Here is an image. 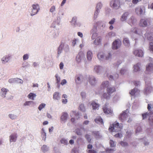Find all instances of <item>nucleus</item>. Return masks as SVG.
Returning a JSON list of instances; mask_svg holds the SVG:
<instances>
[{"mask_svg": "<svg viewBox=\"0 0 153 153\" xmlns=\"http://www.w3.org/2000/svg\"><path fill=\"white\" fill-rule=\"evenodd\" d=\"M31 103H33V102L32 101H26L24 104V105L25 106L26 105H29Z\"/></svg>", "mask_w": 153, "mask_h": 153, "instance_id": "48", "label": "nucleus"}, {"mask_svg": "<svg viewBox=\"0 0 153 153\" xmlns=\"http://www.w3.org/2000/svg\"><path fill=\"white\" fill-rule=\"evenodd\" d=\"M83 56L84 55L82 53H79L77 55L76 57V60L77 62L79 63L80 62Z\"/></svg>", "mask_w": 153, "mask_h": 153, "instance_id": "14", "label": "nucleus"}, {"mask_svg": "<svg viewBox=\"0 0 153 153\" xmlns=\"http://www.w3.org/2000/svg\"><path fill=\"white\" fill-rule=\"evenodd\" d=\"M111 55L110 53H108V54L105 56V59L108 60L111 58Z\"/></svg>", "mask_w": 153, "mask_h": 153, "instance_id": "54", "label": "nucleus"}, {"mask_svg": "<svg viewBox=\"0 0 153 153\" xmlns=\"http://www.w3.org/2000/svg\"><path fill=\"white\" fill-rule=\"evenodd\" d=\"M95 121L97 123H101L102 124L103 123L102 119L100 117L96 118L95 120Z\"/></svg>", "mask_w": 153, "mask_h": 153, "instance_id": "32", "label": "nucleus"}, {"mask_svg": "<svg viewBox=\"0 0 153 153\" xmlns=\"http://www.w3.org/2000/svg\"><path fill=\"white\" fill-rule=\"evenodd\" d=\"M9 60V58L7 57H4L2 58V60L3 62H7V61Z\"/></svg>", "mask_w": 153, "mask_h": 153, "instance_id": "58", "label": "nucleus"}, {"mask_svg": "<svg viewBox=\"0 0 153 153\" xmlns=\"http://www.w3.org/2000/svg\"><path fill=\"white\" fill-rule=\"evenodd\" d=\"M140 65V64L139 63H138L136 65H135L134 67V68L133 71L134 72H137L139 71L140 70V68L139 67Z\"/></svg>", "mask_w": 153, "mask_h": 153, "instance_id": "27", "label": "nucleus"}, {"mask_svg": "<svg viewBox=\"0 0 153 153\" xmlns=\"http://www.w3.org/2000/svg\"><path fill=\"white\" fill-rule=\"evenodd\" d=\"M76 17H73L71 22V24L75 25L76 22Z\"/></svg>", "mask_w": 153, "mask_h": 153, "instance_id": "41", "label": "nucleus"}, {"mask_svg": "<svg viewBox=\"0 0 153 153\" xmlns=\"http://www.w3.org/2000/svg\"><path fill=\"white\" fill-rule=\"evenodd\" d=\"M145 9L144 7H139L136 8L135 9V12L138 15H144L145 13Z\"/></svg>", "mask_w": 153, "mask_h": 153, "instance_id": "5", "label": "nucleus"}, {"mask_svg": "<svg viewBox=\"0 0 153 153\" xmlns=\"http://www.w3.org/2000/svg\"><path fill=\"white\" fill-rule=\"evenodd\" d=\"M45 104L44 103H42L39 106L38 109L39 111L41 110L44 108L45 107Z\"/></svg>", "mask_w": 153, "mask_h": 153, "instance_id": "42", "label": "nucleus"}, {"mask_svg": "<svg viewBox=\"0 0 153 153\" xmlns=\"http://www.w3.org/2000/svg\"><path fill=\"white\" fill-rule=\"evenodd\" d=\"M64 46V44L62 43H61V44L59 46L58 48V55H59L60 54L62 51V49L63 48V47Z\"/></svg>", "mask_w": 153, "mask_h": 153, "instance_id": "31", "label": "nucleus"}, {"mask_svg": "<svg viewBox=\"0 0 153 153\" xmlns=\"http://www.w3.org/2000/svg\"><path fill=\"white\" fill-rule=\"evenodd\" d=\"M33 9L32 11L31 15H34L36 14L39 9V6L38 4L32 5Z\"/></svg>", "mask_w": 153, "mask_h": 153, "instance_id": "7", "label": "nucleus"}, {"mask_svg": "<svg viewBox=\"0 0 153 153\" xmlns=\"http://www.w3.org/2000/svg\"><path fill=\"white\" fill-rule=\"evenodd\" d=\"M123 42L124 44L126 45V46H128V45L129 43V42L127 38H125L123 41Z\"/></svg>", "mask_w": 153, "mask_h": 153, "instance_id": "36", "label": "nucleus"}, {"mask_svg": "<svg viewBox=\"0 0 153 153\" xmlns=\"http://www.w3.org/2000/svg\"><path fill=\"white\" fill-rule=\"evenodd\" d=\"M55 6H52L50 9V11L51 12H53L55 10Z\"/></svg>", "mask_w": 153, "mask_h": 153, "instance_id": "62", "label": "nucleus"}, {"mask_svg": "<svg viewBox=\"0 0 153 153\" xmlns=\"http://www.w3.org/2000/svg\"><path fill=\"white\" fill-rule=\"evenodd\" d=\"M76 39H74L72 40V45L73 46H74L76 43Z\"/></svg>", "mask_w": 153, "mask_h": 153, "instance_id": "63", "label": "nucleus"}, {"mask_svg": "<svg viewBox=\"0 0 153 153\" xmlns=\"http://www.w3.org/2000/svg\"><path fill=\"white\" fill-rule=\"evenodd\" d=\"M128 116L126 113V111H123L119 116V119L122 122H123L126 119L128 118Z\"/></svg>", "mask_w": 153, "mask_h": 153, "instance_id": "6", "label": "nucleus"}, {"mask_svg": "<svg viewBox=\"0 0 153 153\" xmlns=\"http://www.w3.org/2000/svg\"><path fill=\"white\" fill-rule=\"evenodd\" d=\"M136 22V19H134V17H131L128 20V22L129 24L131 23L133 24L135 22Z\"/></svg>", "mask_w": 153, "mask_h": 153, "instance_id": "35", "label": "nucleus"}, {"mask_svg": "<svg viewBox=\"0 0 153 153\" xmlns=\"http://www.w3.org/2000/svg\"><path fill=\"white\" fill-rule=\"evenodd\" d=\"M92 135L96 138H99L100 137V134L98 131H94L92 133Z\"/></svg>", "mask_w": 153, "mask_h": 153, "instance_id": "26", "label": "nucleus"}, {"mask_svg": "<svg viewBox=\"0 0 153 153\" xmlns=\"http://www.w3.org/2000/svg\"><path fill=\"white\" fill-rule=\"evenodd\" d=\"M121 42L119 39L115 40L112 43V47L113 49H117L119 48L121 45Z\"/></svg>", "mask_w": 153, "mask_h": 153, "instance_id": "4", "label": "nucleus"}, {"mask_svg": "<svg viewBox=\"0 0 153 153\" xmlns=\"http://www.w3.org/2000/svg\"><path fill=\"white\" fill-rule=\"evenodd\" d=\"M36 96L35 94L30 93L28 95L27 97L29 99L34 100V98L36 97Z\"/></svg>", "mask_w": 153, "mask_h": 153, "instance_id": "33", "label": "nucleus"}, {"mask_svg": "<svg viewBox=\"0 0 153 153\" xmlns=\"http://www.w3.org/2000/svg\"><path fill=\"white\" fill-rule=\"evenodd\" d=\"M146 71H150L153 70V64L149 63L146 66Z\"/></svg>", "mask_w": 153, "mask_h": 153, "instance_id": "20", "label": "nucleus"}, {"mask_svg": "<svg viewBox=\"0 0 153 153\" xmlns=\"http://www.w3.org/2000/svg\"><path fill=\"white\" fill-rule=\"evenodd\" d=\"M111 97V94L108 93H104L102 94V97L104 99H109Z\"/></svg>", "mask_w": 153, "mask_h": 153, "instance_id": "29", "label": "nucleus"}, {"mask_svg": "<svg viewBox=\"0 0 153 153\" xmlns=\"http://www.w3.org/2000/svg\"><path fill=\"white\" fill-rule=\"evenodd\" d=\"M149 50L150 51L153 52V43H150L149 45Z\"/></svg>", "mask_w": 153, "mask_h": 153, "instance_id": "50", "label": "nucleus"}, {"mask_svg": "<svg viewBox=\"0 0 153 153\" xmlns=\"http://www.w3.org/2000/svg\"><path fill=\"white\" fill-rule=\"evenodd\" d=\"M122 136V134L121 133H117L114 135V137H116L120 138Z\"/></svg>", "mask_w": 153, "mask_h": 153, "instance_id": "56", "label": "nucleus"}, {"mask_svg": "<svg viewBox=\"0 0 153 153\" xmlns=\"http://www.w3.org/2000/svg\"><path fill=\"white\" fill-rule=\"evenodd\" d=\"M53 98L54 100H59L60 98L59 93L56 92L54 93L53 96Z\"/></svg>", "mask_w": 153, "mask_h": 153, "instance_id": "24", "label": "nucleus"}, {"mask_svg": "<svg viewBox=\"0 0 153 153\" xmlns=\"http://www.w3.org/2000/svg\"><path fill=\"white\" fill-rule=\"evenodd\" d=\"M79 109L82 111H85V108L83 104H81L79 106Z\"/></svg>", "mask_w": 153, "mask_h": 153, "instance_id": "37", "label": "nucleus"}, {"mask_svg": "<svg viewBox=\"0 0 153 153\" xmlns=\"http://www.w3.org/2000/svg\"><path fill=\"white\" fill-rule=\"evenodd\" d=\"M116 91V88L115 86H109L106 89L107 93L110 94L115 92Z\"/></svg>", "mask_w": 153, "mask_h": 153, "instance_id": "11", "label": "nucleus"}, {"mask_svg": "<svg viewBox=\"0 0 153 153\" xmlns=\"http://www.w3.org/2000/svg\"><path fill=\"white\" fill-rule=\"evenodd\" d=\"M131 31L134 33L135 34L140 35H142L143 33L141 30L137 28H133L131 29Z\"/></svg>", "mask_w": 153, "mask_h": 153, "instance_id": "10", "label": "nucleus"}, {"mask_svg": "<svg viewBox=\"0 0 153 153\" xmlns=\"http://www.w3.org/2000/svg\"><path fill=\"white\" fill-rule=\"evenodd\" d=\"M55 77L56 78V83L58 84H59L60 82V77L58 76V75L57 74H56Z\"/></svg>", "mask_w": 153, "mask_h": 153, "instance_id": "40", "label": "nucleus"}, {"mask_svg": "<svg viewBox=\"0 0 153 153\" xmlns=\"http://www.w3.org/2000/svg\"><path fill=\"white\" fill-rule=\"evenodd\" d=\"M115 19L114 18L112 19L109 22V24L111 25L113 24L115 22Z\"/></svg>", "mask_w": 153, "mask_h": 153, "instance_id": "64", "label": "nucleus"}, {"mask_svg": "<svg viewBox=\"0 0 153 153\" xmlns=\"http://www.w3.org/2000/svg\"><path fill=\"white\" fill-rule=\"evenodd\" d=\"M73 114H74L76 116H78V118H77V119L79 118V114L78 113H76V112L72 111L71 112V113H70V115L71 117H72V115Z\"/></svg>", "mask_w": 153, "mask_h": 153, "instance_id": "45", "label": "nucleus"}, {"mask_svg": "<svg viewBox=\"0 0 153 153\" xmlns=\"http://www.w3.org/2000/svg\"><path fill=\"white\" fill-rule=\"evenodd\" d=\"M102 6V4H101V3H99L97 4V7H96V9H97L96 11L94 13V17L95 18H96L97 17V16L98 15V9L101 8Z\"/></svg>", "mask_w": 153, "mask_h": 153, "instance_id": "15", "label": "nucleus"}, {"mask_svg": "<svg viewBox=\"0 0 153 153\" xmlns=\"http://www.w3.org/2000/svg\"><path fill=\"white\" fill-rule=\"evenodd\" d=\"M91 104L92 105V108L93 110L98 109V108L100 106V105L98 104L97 103L94 101L92 102Z\"/></svg>", "mask_w": 153, "mask_h": 153, "instance_id": "17", "label": "nucleus"}, {"mask_svg": "<svg viewBox=\"0 0 153 153\" xmlns=\"http://www.w3.org/2000/svg\"><path fill=\"white\" fill-rule=\"evenodd\" d=\"M76 133L78 135H81L82 134V132L81 131V130L79 128H77L76 130Z\"/></svg>", "mask_w": 153, "mask_h": 153, "instance_id": "44", "label": "nucleus"}, {"mask_svg": "<svg viewBox=\"0 0 153 153\" xmlns=\"http://www.w3.org/2000/svg\"><path fill=\"white\" fill-rule=\"evenodd\" d=\"M134 54L138 57H142L143 55V53L142 50H136L133 51Z\"/></svg>", "mask_w": 153, "mask_h": 153, "instance_id": "9", "label": "nucleus"}, {"mask_svg": "<svg viewBox=\"0 0 153 153\" xmlns=\"http://www.w3.org/2000/svg\"><path fill=\"white\" fill-rule=\"evenodd\" d=\"M141 130V128L140 126H138L137 127L136 129V133H137L140 131Z\"/></svg>", "mask_w": 153, "mask_h": 153, "instance_id": "59", "label": "nucleus"}, {"mask_svg": "<svg viewBox=\"0 0 153 153\" xmlns=\"http://www.w3.org/2000/svg\"><path fill=\"white\" fill-rule=\"evenodd\" d=\"M104 53L102 52L99 53L97 54V57L100 60H102L104 59Z\"/></svg>", "mask_w": 153, "mask_h": 153, "instance_id": "23", "label": "nucleus"}, {"mask_svg": "<svg viewBox=\"0 0 153 153\" xmlns=\"http://www.w3.org/2000/svg\"><path fill=\"white\" fill-rule=\"evenodd\" d=\"M140 91L137 88H134L133 89L131 90L130 92V94L131 96H134L135 94H139Z\"/></svg>", "mask_w": 153, "mask_h": 153, "instance_id": "12", "label": "nucleus"}, {"mask_svg": "<svg viewBox=\"0 0 153 153\" xmlns=\"http://www.w3.org/2000/svg\"><path fill=\"white\" fill-rule=\"evenodd\" d=\"M29 58L28 55L27 54H25L23 56V60H25L28 59Z\"/></svg>", "mask_w": 153, "mask_h": 153, "instance_id": "52", "label": "nucleus"}, {"mask_svg": "<svg viewBox=\"0 0 153 153\" xmlns=\"http://www.w3.org/2000/svg\"><path fill=\"white\" fill-rule=\"evenodd\" d=\"M42 149L44 152H45L48 150V148L47 146L44 145L42 147Z\"/></svg>", "mask_w": 153, "mask_h": 153, "instance_id": "46", "label": "nucleus"}, {"mask_svg": "<svg viewBox=\"0 0 153 153\" xmlns=\"http://www.w3.org/2000/svg\"><path fill=\"white\" fill-rule=\"evenodd\" d=\"M150 113H148L146 112L142 114V116L143 117V119H146L147 116H148L150 115Z\"/></svg>", "mask_w": 153, "mask_h": 153, "instance_id": "39", "label": "nucleus"}, {"mask_svg": "<svg viewBox=\"0 0 153 153\" xmlns=\"http://www.w3.org/2000/svg\"><path fill=\"white\" fill-rule=\"evenodd\" d=\"M9 117L12 119L13 120L16 118V116L13 114H10L9 115Z\"/></svg>", "mask_w": 153, "mask_h": 153, "instance_id": "53", "label": "nucleus"}, {"mask_svg": "<svg viewBox=\"0 0 153 153\" xmlns=\"http://www.w3.org/2000/svg\"><path fill=\"white\" fill-rule=\"evenodd\" d=\"M109 143L111 147H114L115 146L114 142L111 140H110L109 141Z\"/></svg>", "mask_w": 153, "mask_h": 153, "instance_id": "51", "label": "nucleus"}, {"mask_svg": "<svg viewBox=\"0 0 153 153\" xmlns=\"http://www.w3.org/2000/svg\"><path fill=\"white\" fill-rule=\"evenodd\" d=\"M150 23L149 20L147 19H142L140 22L139 25L141 27H145L148 26V24Z\"/></svg>", "mask_w": 153, "mask_h": 153, "instance_id": "3", "label": "nucleus"}, {"mask_svg": "<svg viewBox=\"0 0 153 153\" xmlns=\"http://www.w3.org/2000/svg\"><path fill=\"white\" fill-rule=\"evenodd\" d=\"M76 79H75V82L76 83H79L81 80L83 79V76L82 75H79L76 76Z\"/></svg>", "mask_w": 153, "mask_h": 153, "instance_id": "28", "label": "nucleus"}, {"mask_svg": "<svg viewBox=\"0 0 153 153\" xmlns=\"http://www.w3.org/2000/svg\"><path fill=\"white\" fill-rule=\"evenodd\" d=\"M128 14V12L124 13L122 16L121 18V20L122 21H123L126 20L127 16Z\"/></svg>", "mask_w": 153, "mask_h": 153, "instance_id": "25", "label": "nucleus"}, {"mask_svg": "<svg viewBox=\"0 0 153 153\" xmlns=\"http://www.w3.org/2000/svg\"><path fill=\"white\" fill-rule=\"evenodd\" d=\"M109 83L108 81H106L103 82L101 84V88L102 89H105V88H107L109 87Z\"/></svg>", "mask_w": 153, "mask_h": 153, "instance_id": "13", "label": "nucleus"}, {"mask_svg": "<svg viewBox=\"0 0 153 153\" xmlns=\"http://www.w3.org/2000/svg\"><path fill=\"white\" fill-rule=\"evenodd\" d=\"M1 90L3 92L2 94V95H3V97H5V95L7 94V92L8 91V90L4 88H2V89H1Z\"/></svg>", "mask_w": 153, "mask_h": 153, "instance_id": "34", "label": "nucleus"}, {"mask_svg": "<svg viewBox=\"0 0 153 153\" xmlns=\"http://www.w3.org/2000/svg\"><path fill=\"white\" fill-rule=\"evenodd\" d=\"M108 36L111 37L112 36H115V34L114 32H110L108 33Z\"/></svg>", "mask_w": 153, "mask_h": 153, "instance_id": "47", "label": "nucleus"}, {"mask_svg": "<svg viewBox=\"0 0 153 153\" xmlns=\"http://www.w3.org/2000/svg\"><path fill=\"white\" fill-rule=\"evenodd\" d=\"M85 137L87 140L88 142L90 143L91 141V139L90 138V136L88 134H86L85 135Z\"/></svg>", "mask_w": 153, "mask_h": 153, "instance_id": "38", "label": "nucleus"}, {"mask_svg": "<svg viewBox=\"0 0 153 153\" xmlns=\"http://www.w3.org/2000/svg\"><path fill=\"white\" fill-rule=\"evenodd\" d=\"M110 6L114 8L117 9L120 6V2L119 0H112L110 2Z\"/></svg>", "mask_w": 153, "mask_h": 153, "instance_id": "2", "label": "nucleus"}, {"mask_svg": "<svg viewBox=\"0 0 153 153\" xmlns=\"http://www.w3.org/2000/svg\"><path fill=\"white\" fill-rule=\"evenodd\" d=\"M89 82L91 85H94L96 83L95 79L94 77H90L89 79Z\"/></svg>", "mask_w": 153, "mask_h": 153, "instance_id": "22", "label": "nucleus"}, {"mask_svg": "<svg viewBox=\"0 0 153 153\" xmlns=\"http://www.w3.org/2000/svg\"><path fill=\"white\" fill-rule=\"evenodd\" d=\"M88 153H97V151L94 149H90L88 151Z\"/></svg>", "mask_w": 153, "mask_h": 153, "instance_id": "55", "label": "nucleus"}, {"mask_svg": "<svg viewBox=\"0 0 153 153\" xmlns=\"http://www.w3.org/2000/svg\"><path fill=\"white\" fill-rule=\"evenodd\" d=\"M108 105L107 104H105L103 106V110L104 112L107 114H112L113 111L110 108H108Z\"/></svg>", "mask_w": 153, "mask_h": 153, "instance_id": "8", "label": "nucleus"}, {"mask_svg": "<svg viewBox=\"0 0 153 153\" xmlns=\"http://www.w3.org/2000/svg\"><path fill=\"white\" fill-rule=\"evenodd\" d=\"M87 58L88 60H91L92 57V53L91 51H88L87 53Z\"/></svg>", "mask_w": 153, "mask_h": 153, "instance_id": "30", "label": "nucleus"}, {"mask_svg": "<svg viewBox=\"0 0 153 153\" xmlns=\"http://www.w3.org/2000/svg\"><path fill=\"white\" fill-rule=\"evenodd\" d=\"M120 144L123 146H128V143L126 142H120Z\"/></svg>", "mask_w": 153, "mask_h": 153, "instance_id": "57", "label": "nucleus"}, {"mask_svg": "<svg viewBox=\"0 0 153 153\" xmlns=\"http://www.w3.org/2000/svg\"><path fill=\"white\" fill-rule=\"evenodd\" d=\"M68 114L67 113L63 112L61 117V120L62 121H65L68 117Z\"/></svg>", "mask_w": 153, "mask_h": 153, "instance_id": "18", "label": "nucleus"}, {"mask_svg": "<svg viewBox=\"0 0 153 153\" xmlns=\"http://www.w3.org/2000/svg\"><path fill=\"white\" fill-rule=\"evenodd\" d=\"M67 83V81L66 79H64L62 80L61 82V84L62 85H64Z\"/></svg>", "mask_w": 153, "mask_h": 153, "instance_id": "60", "label": "nucleus"}, {"mask_svg": "<svg viewBox=\"0 0 153 153\" xmlns=\"http://www.w3.org/2000/svg\"><path fill=\"white\" fill-rule=\"evenodd\" d=\"M101 37L100 36L98 37L94 41V43L96 45H99L100 44L101 40Z\"/></svg>", "mask_w": 153, "mask_h": 153, "instance_id": "21", "label": "nucleus"}, {"mask_svg": "<svg viewBox=\"0 0 153 153\" xmlns=\"http://www.w3.org/2000/svg\"><path fill=\"white\" fill-rule=\"evenodd\" d=\"M126 70L125 69L122 68L120 71V73L122 74H124L126 71Z\"/></svg>", "mask_w": 153, "mask_h": 153, "instance_id": "61", "label": "nucleus"}, {"mask_svg": "<svg viewBox=\"0 0 153 153\" xmlns=\"http://www.w3.org/2000/svg\"><path fill=\"white\" fill-rule=\"evenodd\" d=\"M145 35L149 40H153V32H151L150 33H146Z\"/></svg>", "mask_w": 153, "mask_h": 153, "instance_id": "19", "label": "nucleus"}, {"mask_svg": "<svg viewBox=\"0 0 153 153\" xmlns=\"http://www.w3.org/2000/svg\"><path fill=\"white\" fill-rule=\"evenodd\" d=\"M61 143L64 144L65 145H67L68 143L67 141L65 139H62L61 140Z\"/></svg>", "mask_w": 153, "mask_h": 153, "instance_id": "49", "label": "nucleus"}, {"mask_svg": "<svg viewBox=\"0 0 153 153\" xmlns=\"http://www.w3.org/2000/svg\"><path fill=\"white\" fill-rule=\"evenodd\" d=\"M100 68L99 66H96L94 67V70L97 73H98L101 69Z\"/></svg>", "mask_w": 153, "mask_h": 153, "instance_id": "43", "label": "nucleus"}, {"mask_svg": "<svg viewBox=\"0 0 153 153\" xmlns=\"http://www.w3.org/2000/svg\"><path fill=\"white\" fill-rule=\"evenodd\" d=\"M10 142H15L17 138V134H13L10 135Z\"/></svg>", "mask_w": 153, "mask_h": 153, "instance_id": "16", "label": "nucleus"}, {"mask_svg": "<svg viewBox=\"0 0 153 153\" xmlns=\"http://www.w3.org/2000/svg\"><path fill=\"white\" fill-rule=\"evenodd\" d=\"M123 127L122 124H120L116 121L109 127L108 130L111 132H118L120 131Z\"/></svg>", "mask_w": 153, "mask_h": 153, "instance_id": "1", "label": "nucleus"}]
</instances>
